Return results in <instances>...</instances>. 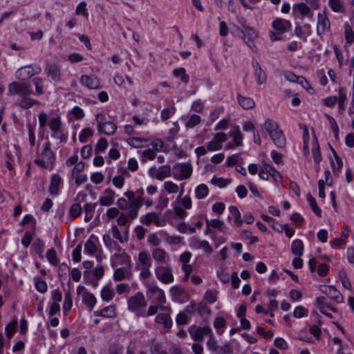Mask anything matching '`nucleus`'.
<instances>
[{
	"label": "nucleus",
	"instance_id": "nucleus-1",
	"mask_svg": "<svg viewBox=\"0 0 354 354\" xmlns=\"http://www.w3.org/2000/svg\"><path fill=\"white\" fill-rule=\"evenodd\" d=\"M55 161V155L51 150V145L46 142L39 157L35 160V163L46 169H52Z\"/></svg>",
	"mask_w": 354,
	"mask_h": 354
},
{
	"label": "nucleus",
	"instance_id": "nucleus-2",
	"mask_svg": "<svg viewBox=\"0 0 354 354\" xmlns=\"http://www.w3.org/2000/svg\"><path fill=\"white\" fill-rule=\"evenodd\" d=\"M272 28L276 32L270 31V38L272 41L282 39L281 35L291 29V23L286 19L278 18L272 21Z\"/></svg>",
	"mask_w": 354,
	"mask_h": 354
},
{
	"label": "nucleus",
	"instance_id": "nucleus-3",
	"mask_svg": "<svg viewBox=\"0 0 354 354\" xmlns=\"http://www.w3.org/2000/svg\"><path fill=\"white\" fill-rule=\"evenodd\" d=\"M147 305L145 297L141 292H136L127 301L128 310L134 313L137 317H140V314Z\"/></svg>",
	"mask_w": 354,
	"mask_h": 354
},
{
	"label": "nucleus",
	"instance_id": "nucleus-4",
	"mask_svg": "<svg viewBox=\"0 0 354 354\" xmlns=\"http://www.w3.org/2000/svg\"><path fill=\"white\" fill-rule=\"evenodd\" d=\"M41 68L39 65H27L19 68L15 73L16 78L21 81H26L35 75L39 74Z\"/></svg>",
	"mask_w": 354,
	"mask_h": 354
},
{
	"label": "nucleus",
	"instance_id": "nucleus-5",
	"mask_svg": "<svg viewBox=\"0 0 354 354\" xmlns=\"http://www.w3.org/2000/svg\"><path fill=\"white\" fill-rule=\"evenodd\" d=\"M259 176L264 180H268L269 176H271L275 182H278L281 178L280 173L264 161L259 165Z\"/></svg>",
	"mask_w": 354,
	"mask_h": 354
},
{
	"label": "nucleus",
	"instance_id": "nucleus-6",
	"mask_svg": "<svg viewBox=\"0 0 354 354\" xmlns=\"http://www.w3.org/2000/svg\"><path fill=\"white\" fill-rule=\"evenodd\" d=\"M173 176L176 180H181L189 178L192 174V167L187 162L178 163L174 166Z\"/></svg>",
	"mask_w": 354,
	"mask_h": 354
},
{
	"label": "nucleus",
	"instance_id": "nucleus-7",
	"mask_svg": "<svg viewBox=\"0 0 354 354\" xmlns=\"http://www.w3.org/2000/svg\"><path fill=\"white\" fill-rule=\"evenodd\" d=\"M212 328L209 326L196 327L191 326L188 328L192 338L195 342L201 343L203 342L204 336H209L212 334Z\"/></svg>",
	"mask_w": 354,
	"mask_h": 354
},
{
	"label": "nucleus",
	"instance_id": "nucleus-8",
	"mask_svg": "<svg viewBox=\"0 0 354 354\" xmlns=\"http://www.w3.org/2000/svg\"><path fill=\"white\" fill-rule=\"evenodd\" d=\"M32 90L30 84L26 82H12L8 86V95L9 96H14L21 95Z\"/></svg>",
	"mask_w": 354,
	"mask_h": 354
},
{
	"label": "nucleus",
	"instance_id": "nucleus-9",
	"mask_svg": "<svg viewBox=\"0 0 354 354\" xmlns=\"http://www.w3.org/2000/svg\"><path fill=\"white\" fill-rule=\"evenodd\" d=\"M156 277L164 283H170L174 281V276L171 266H158L155 269Z\"/></svg>",
	"mask_w": 354,
	"mask_h": 354
},
{
	"label": "nucleus",
	"instance_id": "nucleus-10",
	"mask_svg": "<svg viewBox=\"0 0 354 354\" xmlns=\"http://www.w3.org/2000/svg\"><path fill=\"white\" fill-rule=\"evenodd\" d=\"M147 296L153 299L152 302L157 304H163L166 301L164 291L157 286L150 285L147 288Z\"/></svg>",
	"mask_w": 354,
	"mask_h": 354
},
{
	"label": "nucleus",
	"instance_id": "nucleus-11",
	"mask_svg": "<svg viewBox=\"0 0 354 354\" xmlns=\"http://www.w3.org/2000/svg\"><path fill=\"white\" fill-rule=\"evenodd\" d=\"M330 30V21L324 11L323 13H318L317 15V34L318 36H322L326 32Z\"/></svg>",
	"mask_w": 354,
	"mask_h": 354
},
{
	"label": "nucleus",
	"instance_id": "nucleus-12",
	"mask_svg": "<svg viewBox=\"0 0 354 354\" xmlns=\"http://www.w3.org/2000/svg\"><path fill=\"white\" fill-rule=\"evenodd\" d=\"M292 13L295 17H306L309 19L313 18V12L311 11L309 6L304 3H295L292 6Z\"/></svg>",
	"mask_w": 354,
	"mask_h": 354
},
{
	"label": "nucleus",
	"instance_id": "nucleus-13",
	"mask_svg": "<svg viewBox=\"0 0 354 354\" xmlns=\"http://www.w3.org/2000/svg\"><path fill=\"white\" fill-rule=\"evenodd\" d=\"M77 292L79 295H82V302L90 310H92L97 301L95 296L92 293L87 292L83 286H79Z\"/></svg>",
	"mask_w": 354,
	"mask_h": 354
},
{
	"label": "nucleus",
	"instance_id": "nucleus-14",
	"mask_svg": "<svg viewBox=\"0 0 354 354\" xmlns=\"http://www.w3.org/2000/svg\"><path fill=\"white\" fill-rule=\"evenodd\" d=\"M32 93V90H30L19 96L21 97V100L19 102V106L21 108L28 109L35 105L39 106L41 104V103L39 101L35 100L30 97V95Z\"/></svg>",
	"mask_w": 354,
	"mask_h": 354
},
{
	"label": "nucleus",
	"instance_id": "nucleus-15",
	"mask_svg": "<svg viewBox=\"0 0 354 354\" xmlns=\"http://www.w3.org/2000/svg\"><path fill=\"white\" fill-rule=\"evenodd\" d=\"M80 83L89 89H98L101 88L99 79L94 75H83L80 80Z\"/></svg>",
	"mask_w": 354,
	"mask_h": 354
},
{
	"label": "nucleus",
	"instance_id": "nucleus-16",
	"mask_svg": "<svg viewBox=\"0 0 354 354\" xmlns=\"http://www.w3.org/2000/svg\"><path fill=\"white\" fill-rule=\"evenodd\" d=\"M140 222L146 225L153 223L158 227L164 225V220L161 219L156 212L147 213L140 218Z\"/></svg>",
	"mask_w": 354,
	"mask_h": 354
},
{
	"label": "nucleus",
	"instance_id": "nucleus-17",
	"mask_svg": "<svg viewBox=\"0 0 354 354\" xmlns=\"http://www.w3.org/2000/svg\"><path fill=\"white\" fill-rule=\"evenodd\" d=\"M45 71L47 76L51 78L54 82H59L61 80L60 77V68L55 64H48L46 66Z\"/></svg>",
	"mask_w": 354,
	"mask_h": 354
},
{
	"label": "nucleus",
	"instance_id": "nucleus-18",
	"mask_svg": "<svg viewBox=\"0 0 354 354\" xmlns=\"http://www.w3.org/2000/svg\"><path fill=\"white\" fill-rule=\"evenodd\" d=\"M254 68V74L258 84H263L266 82L267 77L265 71L261 68L259 62L256 60L252 61Z\"/></svg>",
	"mask_w": 354,
	"mask_h": 354
},
{
	"label": "nucleus",
	"instance_id": "nucleus-19",
	"mask_svg": "<svg viewBox=\"0 0 354 354\" xmlns=\"http://www.w3.org/2000/svg\"><path fill=\"white\" fill-rule=\"evenodd\" d=\"M115 192L110 188L106 189L99 198V202L101 205L109 206L113 204L115 197Z\"/></svg>",
	"mask_w": 354,
	"mask_h": 354
},
{
	"label": "nucleus",
	"instance_id": "nucleus-20",
	"mask_svg": "<svg viewBox=\"0 0 354 354\" xmlns=\"http://www.w3.org/2000/svg\"><path fill=\"white\" fill-rule=\"evenodd\" d=\"M48 125L52 132L51 137L58 136V134L62 131V124L60 117H55L51 118L48 122Z\"/></svg>",
	"mask_w": 354,
	"mask_h": 354
},
{
	"label": "nucleus",
	"instance_id": "nucleus-21",
	"mask_svg": "<svg viewBox=\"0 0 354 354\" xmlns=\"http://www.w3.org/2000/svg\"><path fill=\"white\" fill-rule=\"evenodd\" d=\"M326 291L324 293L328 296L331 299L334 300L336 303H342L344 301V298L342 294L334 287L328 286L325 287Z\"/></svg>",
	"mask_w": 354,
	"mask_h": 354
},
{
	"label": "nucleus",
	"instance_id": "nucleus-22",
	"mask_svg": "<svg viewBox=\"0 0 354 354\" xmlns=\"http://www.w3.org/2000/svg\"><path fill=\"white\" fill-rule=\"evenodd\" d=\"M152 258L160 263H165L169 259L167 252L160 248H156L151 251Z\"/></svg>",
	"mask_w": 354,
	"mask_h": 354
},
{
	"label": "nucleus",
	"instance_id": "nucleus-23",
	"mask_svg": "<svg viewBox=\"0 0 354 354\" xmlns=\"http://www.w3.org/2000/svg\"><path fill=\"white\" fill-rule=\"evenodd\" d=\"M270 136L278 147H283L285 146L286 139L282 131H281L279 128L273 132H270Z\"/></svg>",
	"mask_w": 354,
	"mask_h": 354
},
{
	"label": "nucleus",
	"instance_id": "nucleus-24",
	"mask_svg": "<svg viewBox=\"0 0 354 354\" xmlns=\"http://www.w3.org/2000/svg\"><path fill=\"white\" fill-rule=\"evenodd\" d=\"M115 308L114 306H109L103 309H101L100 310H97L94 312V315L95 316L98 317H113L115 316Z\"/></svg>",
	"mask_w": 354,
	"mask_h": 354
},
{
	"label": "nucleus",
	"instance_id": "nucleus-25",
	"mask_svg": "<svg viewBox=\"0 0 354 354\" xmlns=\"http://www.w3.org/2000/svg\"><path fill=\"white\" fill-rule=\"evenodd\" d=\"M206 226L208 229L209 227H213L215 229H217L220 232H223L224 233H226L227 229L224 226V222L219 219H206Z\"/></svg>",
	"mask_w": 354,
	"mask_h": 354
},
{
	"label": "nucleus",
	"instance_id": "nucleus-26",
	"mask_svg": "<svg viewBox=\"0 0 354 354\" xmlns=\"http://www.w3.org/2000/svg\"><path fill=\"white\" fill-rule=\"evenodd\" d=\"M116 129L117 127L113 122L107 121L97 130L102 133L111 136L114 134Z\"/></svg>",
	"mask_w": 354,
	"mask_h": 354
},
{
	"label": "nucleus",
	"instance_id": "nucleus-27",
	"mask_svg": "<svg viewBox=\"0 0 354 354\" xmlns=\"http://www.w3.org/2000/svg\"><path fill=\"white\" fill-rule=\"evenodd\" d=\"M171 295L173 299L178 301H183V298L186 296L185 290L180 286H174L170 289Z\"/></svg>",
	"mask_w": 354,
	"mask_h": 354
},
{
	"label": "nucleus",
	"instance_id": "nucleus-28",
	"mask_svg": "<svg viewBox=\"0 0 354 354\" xmlns=\"http://www.w3.org/2000/svg\"><path fill=\"white\" fill-rule=\"evenodd\" d=\"M237 100H238L239 104L244 109H252L255 105V103H254V101L253 100V99H252L251 97L242 96L240 94H238Z\"/></svg>",
	"mask_w": 354,
	"mask_h": 354
},
{
	"label": "nucleus",
	"instance_id": "nucleus-29",
	"mask_svg": "<svg viewBox=\"0 0 354 354\" xmlns=\"http://www.w3.org/2000/svg\"><path fill=\"white\" fill-rule=\"evenodd\" d=\"M156 322L163 324L166 328H170L172 326V320L170 316L166 313H160L156 317Z\"/></svg>",
	"mask_w": 354,
	"mask_h": 354
},
{
	"label": "nucleus",
	"instance_id": "nucleus-30",
	"mask_svg": "<svg viewBox=\"0 0 354 354\" xmlns=\"http://www.w3.org/2000/svg\"><path fill=\"white\" fill-rule=\"evenodd\" d=\"M61 183V178L59 175L55 174L52 176L49 192L51 194L56 195L59 192V185Z\"/></svg>",
	"mask_w": 354,
	"mask_h": 354
},
{
	"label": "nucleus",
	"instance_id": "nucleus-31",
	"mask_svg": "<svg viewBox=\"0 0 354 354\" xmlns=\"http://www.w3.org/2000/svg\"><path fill=\"white\" fill-rule=\"evenodd\" d=\"M312 153L315 165H319L322 161V158L320 152V148L318 143V140L315 136L312 149Z\"/></svg>",
	"mask_w": 354,
	"mask_h": 354
},
{
	"label": "nucleus",
	"instance_id": "nucleus-32",
	"mask_svg": "<svg viewBox=\"0 0 354 354\" xmlns=\"http://www.w3.org/2000/svg\"><path fill=\"white\" fill-rule=\"evenodd\" d=\"M229 135L233 138V142L234 145L236 146H242L243 145V135L239 130V127H234L232 129Z\"/></svg>",
	"mask_w": 354,
	"mask_h": 354
},
{
	"label": "nucleus",
	"instance_id": "nucleus-33",
	"mask_svg": "<svg viewBox=\"0 0 354 354\" xmlns=\"http://www.w3.org/2000/svg\"><path fill=\"white\" fill-rule=\"evenodd\" d=\"M347 100L346 93L345 88H340L339 89V97H338V112L339 114H342L345 110L344 103Z\"/></svg>",
	"mask_w": 354,
	"mask_h": 354
},
{
	"label": "nucleus",
	"instance_id": "nucleus-34",
	"mask_svg": "<svg viewBox=\"0 0 354 354\" xmlns=\"http://www.w3.org/2000/svg\"><path fill=\"white\" fill-rule=\"evenodd\" d=\"M291 251L296 256H301L304 253L303 242L299 239L293 241L291 245Z\"/></svg>",
	"mask_w": 354,
	"mask_h": 354
},
{
	"label": "nucleus",
	"instance_id": "nucleus-35",
	"mask_svg": "<svg viewBox=\"0 0 354 354\" xmlns=\"http://www.w3.org/2000/svg\"><path fill=\"white\" fill-rule=\"evenodd\" d=\"M193 243L195 247L201 248L203 250H204L205 252L208 254H211L213 252L212 246L209 245L208 241L205 240L199 241L198 239L194 238L193 239Z\"/></svg>",
	"mask_w": 354,
	"mask_h": 354
},
{
	"label": "nucleus",
	"instance_id": "nucleus-36",
	"mask_svg": "<svg viewBox=\"0 0 354 354\" xmlns=\"http://www.w3.org/2000/svg\"><path fill=\"white\" fill-rule=\"evenodd\" d=\"M105 245L109 249H113L115 251H120V247L117 242L113 241L109 234H105L102 237Z\"/></svg>",
	"mask_w": 354,
	"mask_h": 354
},
{
	"label": "nucleus",
	"instance_id": "nucleus-37",
	"mask_svg": "<svg viewBox=\"0 0 354 354\" xmlns=\"http://www.w3.org/2000/svg\"><path fill=\"white\" fill-rule=\"evenodd\" d=\"M243 28L244 30H241L243 40H245L246 37H248V40L251 41H253L254 39L257 38V35L253 28L245 25H243Z\"/></svg>",
	"mask_w": 354,
	"mask_h": 354
},
{
	"label": "nucleus",
	"instance_id": "nucleus-38",
	"mask_svg": "<svg viewBox=\"0 0 354 354\" xmlns=\"http://www.w3.org/2000/svg\"><path fill=\"white\" fill-rule=\"evenodd\" d=\"M209 193V189L205 184H201L198 185L195 189L196 197L198 199H203L205 198Z\"/></svg>",
	"mask_w": 354,
	"mask_h": 354
},
{
	"label": "nucleus",
	"instance_id": "nucleus-39",
	"mask_svg": "<svg viewBox=\"0 0 354 354\" xmlns=\"http://www.w3.org/2000/svg\"><path fill=\"white\" fill-rule=\"evenodd\" d=\"M307 201H308L309 205H310L312 210L314 212V213L317 216L321 217L322 216V210L317 206L315 199L312 196V195L310 193H308L307 194Z\"/></svg>",
	"mask_w": 354,
	"mask_h": 354
},
{
	"label": "nucleus",
	"instance_id": "nucleus-40",
	"mask_svg": "<svg viewBox=\"0 0 354 354\" xmlns=\"http://www.w3.org/2000/svg\"><path fill=\"white\" fill-rule=\"evenodd\" d=\"M127 143L135 148H140L143 147V143L146 142L147 140L143 138L137 137H131L127 140Z\"/></svg>",
	"mask_w": 354,
	"mask_h": 354
},
{
	"label": "nucleus",
	"instance_id": "nucleus-41",
	"mask_svg": "<svg viewBox=\"0 0 354 354\" xmlns=\"http://www.w3.org/2000/svg\"><path fill=\"white\" fill-rule=\"evenodd\" d=\"M128 275L129 272L126 269L123 268H119L115 270L113 274V279L117 281H120L126 279Z\"/></svg>",
	"mask_w": 354,
	"mask_h": 354
},
{
	"label": "nucleus",
	"instance_id": "nucleus-42",
	"mask_svg": "<svg viewBox=\"0 0 354 354\" xmlns=\"http://www.w3.org/2000/svg\"><path fill=\"white\" fill-rule=\"evenodd\" d=\"M138 260L141 263L142 267H151V259L149 256L145 252H141L138 254Z\"/></svg>",
	"mask_w": 354,
	"mask_h": 354
},
{
	"label": "nucleus",
	"instance_id": "nucleus-43",
	"mask_svg": "<svg viewBox=\"0 0 354 354\" xmlns=\"http://www.w3.org/2000/svg\"><path fill=\"white\" fill-rule=\"evenodd\" d=\"M344 35L345 39L348 44H351L354 41V32L352 30L351 26L346 23L344 25Z\"/></svg>",
	"mask_w": 354,
	"mask_h": 354
},
{
	"label": "nucleus",
	"instance_id": "nucleus-44",
	"mask_svg": "<svg viewBox=\"0 0 354 354\" xmlns=\"http://www.w3.org/2000/svg\"><path fill=\"white\" fill-rule=\"evenodd\" d=\"M32 83L35 86V94L42 95L44 93L43 80L41 77H35L32 79Z\"/></svg>",
	"mask_w": 354,
	"mask_h": 354
},
{
	"label": "nucleus",
	"instance_id": "nucleus-45",
	"mask_svg": "<svg viewBox=\"0 0 354 354\" xmlns=\"http://www.w3.org/2000/svg\"><path fill=\"white\" fill-rule=\"evenodd\" d=\"M286 78L287 80L293 82H299L301 84H303V82H304L306 84H308V82L306 81V80L303 77H298L295 74H294L292 72H288L285 75Z\"/></svg>",
	"mask_w": 354,
	"mask_h": 354
},
{
	"label": "nucleus",
	"instance_id": "nucleus-46",
	"mask_svg": "<svg viewBox=\"0 0 354 354\" xmlns=\"http://www.w3.org/2000/svg\"><path fill=\"white\" fill-rule=\"evenodd\" d=\"M113 291L109 286H104L101 291V297L105 301H109L113 297Z\"/></svg>",
	"mask_w": 354,
	"mask_h": 354
},
{
	"label": "nucleus",
	"instance_id": "nucleus-47",
	"mask_svg": "<svg viewBox=\"0 0 354 354\" xmlns=\"http://www.w3.org/2000/svg\"><path fill=\"white\" fill-rule=\"evenodd\" d=\"M214 353L217 354H232V346L230 343H226L223 346H218L216 347Z\"/></svg>",
	"mask_w": 354,
	"mask_h": 354
},
{
	"label": "nucleus",
	"instance_id": "nucleus-48",
	"mask_svg": "<svg viewBox=\"0 0 354 354\" xmlns=\"http://www.w3.org/2000/svg\"><path fill=\"white\" fill-rule=\"evenodd\" d=\"M171 174V167L169 165H165L158 168L159 180H162Z\"/></svg>",
	"mask_w": 354,
	"mask_h": 354
},
{
	"label": "nucleus",
	"instance_id": "nucleus-49",
	"mask_svg": "<svg viewBox=\"0 0 354 354\" xmlns=\"http://www.w3.org/2000/svg\"><path fill=\"white\" fill-rule=\"evenodd\" d=\"M174 75L177 77H180L181 80L184 83H187L189 80V77L185 73V69L184 68H178L173 71Z\"/></svg>",
	"mask_w": 354,
	"mask_h": 354
},
{
	"label": "nucleus",
	"instance_id": "nucleus-50",
	"mask_svg": "<svg viewBox=\"0 0 354 354\" xmlns=\"http://www.w3.org/2000/svg\"><path fill=\"white\" fill-rule=\"evenodd\" d=\"M84 251L90 255H93L97 251L96 244L91 239L87 240L84 244Z\"/></svg>",
	"mask_w": 354,
	"mask_h": 354
},
{
	"label": "nucleus",
	"instance_id": "nucleus-51",
	"mask_svg": "<svg viewBox=\"0 0 354 354\" xmlns=\"http://www.w3.org/2000/svg\"><path fill=\"white\" fill-rule=\"evenodd\" d=\"M264 128L266 131L270 134V132H273L277 130V129L279 127L276 122L271 119H267L264 124Z\"/></svg>",
	"mask_w": 354,
	"mask_h": 354
},
{
	"label": "nucleus",
	"instance_id": "nucleus-52",
	"mask_svg": "<svg viewBox=\"0 0 354 354\" xmlns=\"http://www.w3.org/2000/svg\"><path fill=\"white\" fill-rule=\"evenodd\" d=\"M201 121V117L198 115L193 114L192 115L189 120L186 122L185 126L187 128H193L197 124H198Z\"/></svg>",
	"mask_w": 354,
	"mask_h": 354
},
{
	"label": "nucleus",
	"instance_id": "nucleus-53",
	"mask_svg": "<svg viewBox=\"0 0 354 354\" xmlns=\"http://www.w3.org/2000/svg\"><path fill=\"white\" fill-rule=\"evenodd\" d=\"M164 189L169 194L177 193L179 190L178 186L171 181L165 182Z\"/></svg>",
	"mask_w": 354,
	"mask_h": 354
},
{
	"label": "nucleus",
	"instance_id": "nucleus-54",
	"mask_svg": "<svg viewBox=\"0 0 354 354\" xmlns=\"http://www.w3.org/2000/svg\"><path fill=\"white\" fill-rule=\"evenodd\" d=\"M308 314V310L302 306H299L295 308L293 315L296 318L306 317Z\"/></svg>",
	"mask_w": 354,
	"mask_h": 354
},
{
	"label": "nucleus",
	"instance_id": "nucleus-55",
	"mask_svg": "<svg viewBox=\"0 0 354 354\" xmlns=\"http://www.w3.org/2000/svg\"><path fill=\"white\" fill-rule=\"evenodd\" d=\"M33 247L35 249V252L41 257H43V252H44V241L40 239H37L34 243H33Z\"/></svg>",
	"mask_w": 354,
	"mask_h": 354
},
{
	"label": "nucleus",
	"instance_id": "nucleus-56",
	"mask_svg": "<svg viewBox=\"0 0 354 354\" xmlns=\"http://www.w3.org/2000/svg\"><path fill=\"white\" fill-rule=\"evenodd\" d=\"M211 183L220 187H224L231 183V179H224L223 178H217L214 176L211 180Z\"/></svg>",
	"mask_w": 354,
	"mask_h": 354
},
{
	"label": "nucleus",
	"instance_id": "nucleus-57",
	"mask_svg": "<svg viewBox=\"0 0 354 354\" xmlns=\"http://www.w3.org/2000/svg\"><path fill=\"white\" fill-rule=\"evenodd\" d=\"M93 134V131L90 128H85L82 129L81 133L80 134V141L82 143H85L87 141V139L92 136Z\"/></svg>",
	"mask_w": 354,
	"mask_h": 354
},
{
	"label": "nucleus",
	"instance_id": "nucleus-58",
	"mask_svg": "<svg viewBox=\"0 0 354 354\" xmlns=\"http://www.w3.org/2000/svg\"><path fill=\"white\" fill-rule=\"evenodd\" d=\"M17 324V321L15 319V320L10 322L6 326V335L8 338L12 337V336L14 335L15 330H16Z\"/></svg>",
	"mask_w": 354,
	"mask_h": 354
},
{
	"label": "nucleus",
	"instance_id": "nucleus-59",
	"mask_svg": "<svg viewBox=\"0 0 354 354\" xmlns=\"http://www.w3.org/2000/svg\"><path fill=\"white\" fill-rule=\"evenodd\" d=\"M72 297L70 293H66L64 297V303L63 305V310L64 312L66 314L68 312H69L72 307Z\"/></svg>",
	"mask_w": 354,
	"mask_h": 354
},
{
	"label": "nucleus",
	"instance_id": "nucleus-60",
	"mask_svg": "<svg viewBox=\"0 0 354 354\" xmlns=\"http://www.w3.org/2000/svg\"><path fill=\"white\" fill-rule=\"evenodd\" d=\"M147 242L149 245L157 247L160 244L161 240L156 234L151 233L147 236Z\"/></svg>",
	"mask_w": 354,
	"mask_h": 354
},
{
	"label": "nucleus",
	"instance_id": "nucleus-61",
	"mask_svg": "<svg viewBox=\"0 0 354 354\" xmlns=\"http://www.w3.org/2000/svg\"><path fill=\"white\" fill-rule=\"evenodd\" d=\"M142 153V161L145 162L147 159L153 160L156 157L155 151L151 149L141 151Z\"/></svg>",
	"mask_w": 354,
	"mask_h": 354
},
{
	"label": "nucleus",
	"instance_id": "nucleus-62",
	"mask_svg": "<svg viewBox=\"0 0 354 354\" xmlns=\"http://www.w3.org/2000/svg\"><path fill=\"white\" fill-rule=\"evenodd\" d=\"M218 346V345L217 344V341L215 337L214 336L213 333H212V334L209 335V339L207 341V347L209 351L214 352L216 347Z\"/></svg>",
	"mask_w": 354,
	"mask_h": 354
},
{
	"label": "nucleus",
	"instance_id": "nucleus-63",
	"mask_svg": "<svg viewBox=\"0 0 354 354\" xmlns=\"http://www.w3.org/2000/svg\"><path fill=\"white\" fill-rule=\"evenodd\" d=\"M295 34L298 38L303 39L304 41H306L308 36H306L305 30H304L303 27L299 24H296Z\"/></svg>",
	"mask_w": 354,
	"mask_h": 354
},
{
	"label": "nucleus",
	"instance_id": "nucleus-64",
	"mask_svg": "<svg viewBox=\"0 0 354 354\" xmlns=\"http://www.w3.org/2000/svg\"><path fill=\"white\" fill-rule=\"evenodd\" d=\"M196 310L198 314L203 315L205 314H210L211 310L208 308L207 304L204 302H200L196 305Z\"/></svg>",
	"mask_w": 354,
	"mask_h": 354
}]
</instances>
